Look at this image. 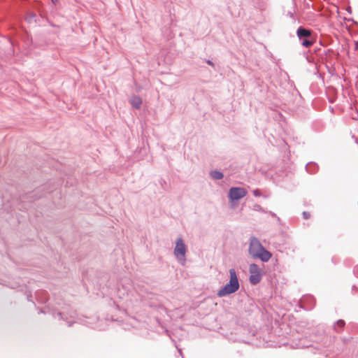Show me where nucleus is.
Instances as JSON below:
<instances>
[{
	"instance_id": "12",
	"label": "nucleus",
	"mask_w": 358,
	"mask_h": 358,
	"mask_svg": "<svg viewBox=\"0 0 358 358\" xmlns=\"http://www.w3.org/2000/svg\"><path fill=\"white\" fill-rule=\"evenodd\" d=\"M303 217H304L305 219H306V220H307V219H309V218L310 217V213H308V212H303Z\"/></svg>"
},
{
	"instance_id": "13",
	"label": "nucleus",
	"mask_w": 358,
	"mask_h": 358,
	"mask_svg": "<svg viewBox=\"0 0 358 358\" xmlns=\"http://www.w3.org/2000/svg\"><path fill=\"white\" fill-rule=\"evenodd\" d=\"M51 1H52V3H55V4L58 1V0H51Z\"/></svg>"
},
{
	"instance_id": "7",
	"label": "nucleus",
	"mask_w": 358,
	"mask_h": 358,
	"mask_svg": "<svg viewBox=\"0 0 358 358\" xmlns=\"http://www.w3.org/2000/svg\"><path fill=\"white\" fill-rule=\"evenodd\" d=\"M131 103L136 108H139L142 103V100L139 96H134L131 99Z\"/></svg>"
},
{
	"instance_id": "9",
	"label": "nucleus",
	"mask_w": 358,
	"mask_h": 358,
	"mask_svg": "<svg viewBox=\"0 0 358 358\" xmlns=\"http://www.w3.org/2000/svg\"><path fill=\"white\" fill-rule=\"evenodd\" d=\"M210 176L212 178L216 180H220L223 178V174L221 172L217 171H212L210 173Z\"/></svg>"
},
{
	"instance_id": "10",
	"label": "nucleus",
	"mask_w": 358,
	"mask_h": 358,
	"mask_svg": "<svg viewBox=\"0 0 358 358\" xmlns=\"http://www.w3.org/2000/svg\"><path fill=\"white\" fill-rule=\"evenodd\" d=\"M336 325L340 327V328H342L343 327V326L345 325V322L343 320H338L336 323Z\"/></svg>"
},
{
	"instance_id": "1",
	"label": "nucleus",
	"mask_w": 358,
	"mask_h": 358,
	"mask_svg": "<svg viewBox=\"0 0 358 358\" xmlns=\"http://www.w3.org/2000/svg\"><path fill=\"white\" fill-rule=\"evenodd\" d=\"M249 253L253 258L260 259L263 262H268L271 258V253L262 246L259 240L255 237L250 238Z\"/></svg>"
},
{
	"instance_id": "3",
	"label": "nucleus",
	"mask_w": 358,
	"mask_h": 358,
	"mask_svg": "<svg viewBox=\"0 0 358 358\" xmlns=\"http://www.w3.org/2000/svg\"><path fill=\"white\" fill-rule=\"evenodd\" d=\"M250 275V282L252 285H256L260 282L262 279L261 271L259 266L255 264H252L249 268Z\"/></svg>"
},
{
	"instance_id": "15",
	"label": "nucleus",
	"mask_w": 358,
	"mask_h": 358,
	"mask_svg": "<svg viewBox=\"0 0 358 358\" xmlns=\"http://www.w3.org/2000/svg\"><path fill=\"white\" fill-rule=\"evenodd\" d=\"M357 48L358 49V44L357 45Z\"/></svg>"
},
{
	"instance_id": "14",
	"label": "nucleus",
	"mask_w": 358,
	"mask_h": 358,
	"mask_svg": "<svg viewBox=\"0 0 358 358\" xmlns=\"http://www.w3.org/2000/svg\"><path fill=\"white\" fill-rule=\"evenodd\" d=\"M207 63L210 65H213V63L210 61H208Z\"/></svg>"
},
{
	"instance_id": "6",
	"label": "nucleus",
	"mask_w": 358,
	"mask_h": 358,
	"mask_svg": "<svg viewBox=\"0 0 358 358\" xmlns=\"http://www.w3.org/2000/svg\"><path fill=\"white\" fill-rule=\"evenodd\" d=\"M297 36L300 40H302L303 38H311L312 31L309 29H304L300 27L296 31Z\"/></svg>"
},
{
	"instance_id": "2",
	"label": "nucleus",
	"mask_w": 358,
	"mask_h": 358,
	"mask_svg": "<svg viewBox=\"0 0 358 358\" xmlns=\"http://www.w3.org/2000/svg\"><path fill=\"white\" fill-rule=\"evenodd\" d=\"M229 282L217 292V296L220 297L234 293L239 288L238 280L236 271L234 268L229 270Z\"/></svg>"
},
{
	"instance_id": "4",
	"label": "nucleus",
	"mask_w": 358,
	"mask_h": 358,
	"mask_svg": "<svg viewBox=\"0 0 358 358\" xmlns=\"http://www.w3.org/2000/svg\"><path fill=\"white\" fill-rule=\"evenodd\" d=\"M185 253L186 246L184 244L182 239L181 238H178L176 241L174 255L179 260L185 261Z\"/></svg>"
},
{
	"instance_id": "5",
	"label": "nucleus",
	"mask_w": 358,
	"mask_h": 358,
	"mask_svg": "<svg viewBox=\"0 0 358 358\" xmlns=\"http://www.w3.org/2000/svg\"><path fill=\"white\" fill-rule=\"evenodd\" d=\"M247 191L242 187H231L229 191V198L231 201L239 200L247 194Z\"/></svg>"
},
{
	"instance_id": "8",
	"label": "nucleus",
	"mask_w": 358,
	"mask_h": 358,
	"mask_svg": "<svg viewBox=\"0 0 358 358\" xmlns=\"http://www.w3.org/2000/svg\"><path fill=\"white\" fill-rule=\"evenodd\" d=\"M313 43L314 39L313 36L311 38H306L304 40L302 41L301 43V44L306 48L311 46Z\"/></svg>"
},
{
	"instance_id": "11",
	"label": "nucleus",
	"mask_w": 358,
	"mask_h": 358,
	"mask_svg": "<svg viewBox=\"0 0 358 358\" xmlns=\"http://www.w3.org/2000/svg\"><path fill=\"white\" fill-rule=\"evenodd\" d=\"M253 194L255 196H260L262 195L259 189H255L253 191Z\"/></svg>"
}]
</instances>
